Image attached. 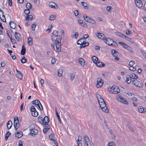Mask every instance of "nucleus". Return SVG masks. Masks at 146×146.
I'll use <instances>...</instances> for the list:
<instances>
[{
    "mask_svg": "<svg viewBox=\"0 0 146 146\" xmlns=\"http://www.w3.org/2000/svg\"><path fill=\"white\" fill-rule=\"evenodd\" d=\"M108 90L111 93L117 94L120 91L119 87L116 86L114 85L111 87H109L108 88Z\"/></svg>",
    "mask_w": 146,
    "mask_h": 146,
    "instance_id": "obj_1",
    "label": "nucleus"
},
{
    "mask_svg": "<svg viewBox=\"0 0 146 146\" xmlns=\"http://www.w3.org/2000/svg\"><path fill=\"white\" fill-rule=\"evenodd\" d=\"M84 40H85V38H82L78 40L77 42V44L80 45V48H81L88 46L89 44V43L88 42H87L85 45L84 44H82V42L84 41Z\"/></svg>",
    "mask_w": 146,
    "mask_h": 146,
    "instance_id": "obj_2",
    "label": "nucleus"
},
{
    "mask_svg": "<svg viewBox=\"0 0 146 146\" xmlns=\"http://www.w3.org/2000/svg\"><path fill=\"white\" fill-rule=\"evenodd\" d=\"M97 97L98 100L99 104L100 106H104V105H106L105 102L103 99L101 97V96L98 94L97 95Z\"/></svg>",
    "mask_w": 146,
    "mask_h": 146,
    "instance_id": "obj_3",
    "label": "nucleus"
},
{
    "mask_svg": "<svg viewBox=\"0 0 146 146\" xmlns=\"http://www.w3.org/2000/svg\"><path fill=\"white\" fill-rule=\"evenodd\" d=\"M83 17L85 20L87 22L90 23L92 24H94L95 23V21L92 18L87 16L86 14H84Z\"/></svg>",
    "mask_w": 146,
    "mask_h": 146,
    "instance_id": "obj_4",
    "label": "nucleus"
},
{
    "mask_svg": "<svg viewBox=\"0 0 146 146\" xmlns=\"http://www.w3.org/2000/svg\"><path fill=\"white\" fill-rule=\"evenodd\" d=\"M132 82L135 86L139 88H142L143 86V83L140 81H139L137 80H133Z\"/></svg>",
    "mask_w": 146,
    "mask_h": 146,
    "instance_id": "obj_5",
    "label": "nucleus"
},
{
    "mask_svg": "<svg viewBox=\"0 0 146 146\" xmlns=\"http://www.w3.org/2000/svg\"><path fill=\"white\" fill-rule=\"evenodd\" d=\"M104 41L107 44L111 46H113V42H114L113 40L109 38H106Z\"/></svg>",
    "mask_w": 146,
    "mask_h": 146,
    "instance_id": "obj_6",
    "label": "nucleus"
},
{
    "mask_svg": "<svg viewBox=\"0 0 146 146\" xmlns=\"http://www.w3.org/2000/svg\"><path fill=\"white\" fill-rule=\"evenodd\" d=\"M104 84V81L101 78H98L97 80V87L100 88L102 87Z\"/></svg>",
    "mask_w": 146,
    "mask_h": 146,
    "instance_id": "obj_7",
    "label": "nucleus"
},
{
    "mask_svg": "<svg viewBox=\"0 0 146 146\" xmlns=\"http://www.w3.org/2000/svg\"><path fill=\"white\" fill-rule=\"evenodd\" d=\"M119 43L121 44L122 46H123V47H124L125 49H127V50H129V51H132V49L129 46H128L126 44H125L124 43L121 42H119Z\"/></svg>",
    "mask_w": 146,
    "mask_h": 146,
    "instance_id": "obj_8",
    "label": "nucleus"
},
{
    "mask_svg": "<svg viewBox=\"0 0 146 146\" xmlns=\"http://www.w3.org/2000/svg\"><path fill=\"white\" fill-rule=\"evenodd\" d=\"M0 18L3 22H6V20L4 13L1 9H0Z\"/></svg>",
    "mask_w": 146,
    "mask_h": 146,
    "instance_id": "obj_9",
    "label": "nucleus"
},
{
    "mask_svg": "<svg viewBox=\"0 0 146 146\" xmlns=\"http://www.w3.org/2000/svg\"><path fill=\"white\" fill-rule=\"evenodd\" d=\"M118 101L123 103L125 104H128V102L124 98L121 97H119L117 98Z\"/></svg>",
    "mask_w": 146,
    "mask_h": 146,
    "instance_id": "obj_10",
    "label": "nucleus"
},
{
    "mask_svg": "<svg viewBox=\"0 0 146 146\" xmlns=\"http://www.w3.org/2000/svg\"><path fill=\"white\" fill-rule=\"evenodd\" d=\"M136 5L139 8L142 7L143 5L142 2L140 0H136L135 1Z\"/></svg>",
    "mask_w": 146,
    "mask_h": 146,
    "instance_id": "obj_11",
    "label": "nucleus"
},
{
    "mask_svg": "<svg viewBox=\"0 0 146 146\" xmlns=\"http://www.w3.org/2000/svg\"><path fill=\"white\" fill-rule=\"evenodd\" d=\"M43 125H47L49 121V117L46 116H45L43 119Z\"/></svg>",
    "mask_w": 146,
    "mask_h": 146,
    "instance_id": "obj_12",
    "label": "nucleus"
},
{
    "mask_svg": "<svg viewBox=\"0 0 146 146\" xmlns=\"http://www.w3.org/2000/svg\"><path fill=\"white\" fill-rule=\"evenodd\" d=\"M15 36L17 40L18 41H20L21 39V35L18 33L15 32Z\"/></svg>",
    "mask_w": 146,
    "mask_h": 146,
    "instance_id": "obj_13",
    "label": "nucleus"
},
{
    "mask_svg": "<svg viewBox=\"0 0 146 146\" xmlns=\"http://www.w3.org/2000/svg\"><path fill=\"white\" fill-rule=\"evenodd\" d=\"M100 106L103 111L105 112V113H108V110L106 106V105H105L104 106H104Z\"/></svg>",
    "mask_w": 146,
    "mask_h": 146,
    "instance_id": "obj_14",
    "label": "nucleus"
},
{
    "mask_svg": "<svg viewBox=\"0 0 146 146\" xmlns=\"http://www.w3.org/2000/svg\"><path fill=\"white\" fill-rule=\"evenodd\" d=\"M17 75L19 78L21 79L23 78V75L21 73L20 71L16 69Z\"/></svg>",
    "mask_w": 146,
    "mask_h": 146,
    "instance_id": "obj_15",
    "label": "nucleus"
},
{
    "mask_svg": "<svg viewBox=\"0 0 146 146\" xmlns=\"http://www.w3.org/2000/svg\"><path fill=\"white\" fill-rule=\"evenodd\" d=\"M95 64L97 66L100 67H101L104 66V64L103 62H100L99 60H98Z\"/></svg>",
    "mask_w": 146,
    "mask_h": 146,
    "instance_id": "obj_16",
    "label": "nucleus"
},
{
    "mask_svg": "<svg viewBox=\"0 0 146 146\" xmlns=\"http://www.w3.org/2000/svg\"><path fill=\"white\" fill-rule=\"evenodd\" d=\"M10 27L13 29H15L16 27V24L13 21H10L9 23Z\"/></svg>",
    "mask_w": 146,
    "mask_h": 146,
    "instance_id": "obj_17",
    "label": "nucleus"
},
{
    "mask_svg": "<svg viewBox=\"0 0 146 146\" xmlns=\"http://www.w3.org/2000/svg\"><path fill=\"white\" fill-rule=\"evenodd\" d=\"M23 135V133L21 131L15 133V137L17 138L21 137Z\"/></svg>",
    "mask_w": 146,
    "mask_h": 146,
    "instance_id": "obj_18",
    "label": "nucleus"
},
{
    "mask_svg": "<svg viewBox=\"0 0 146 146\" xmlns=\"http://www.w3.org/2000/svg\"><path fill=\"white\" fill-rule=\"evenodd\" d=\"M13 125L12 121H9L7 124V127L8 129H9L11 128Z\"/></svg>",
    "mask_w": 146,
    "mask_h": 146,
    "instance_id": "obj_19",
    "label": "nucleus"
},
{
    "mask_svg": "<svg viewBox=\"0 0 146 146\" xmlns=\"http://www.w3.org/2000/svg\"><path fill=\"white\" fill-rule=\"evenodd\" d=\"M63 70L61 69H60L58 70L57 73L58 76L60 77L62 76Z\"/></svg>",
    "mask_w": 146,
    "mask_h": 146,
    "instance_id": "obj_20",
    "label": "nucleus"
},
{
    "mask_svg": "<svg viewBox=\"0 0 146 146\" xmlns=\"http://www.w3.org/2000/svg\"><path fill=\"white\" fill-rule=\"evenodd\" d=\"M97 36L99 38L101 39H103L104 40V35L103 33H97Z\"/></svg>",
    "mask_w": 146,
    "mask_h": 146,
    "instance_id": "obj_21",
    "label": "nucleus"
},
{
    "mask_svg": "<svg viewBox=\"0 0 146 146\" xmlns=\"http://www.w3.org/2000/svg\"><path fill=\"white\" fill-rule=\"evenodd\" d=\"M26 48H25L24 45H23L22 46V49L21 51V55H23L25 53Z\"/></svg>",
    "mask_w": 146,
    "mask_h": 146,
    "instance_id": "obj_22",
    "label": "nucleus"
},
{
    "mask_svg": "<svg viewBox=\"0 0 146 146\" xmlns=\"http://www.w3.org/2000/svg\"><path fill=\"white\" fill-rule=\"evenodd\" d=\"M78 61L81 65L84 66L85 65V61L83 58H80L79 59Z\"/></svg>",
    "mask_w": 146,
    "mask_h": 146,
    "instance_id": "obj_23",
    "label": "nucleus"
},
{
    "mask_svg": "<svg viewBox=\"0 0 146 146\" xmlns=\"http://www.w3.org/2000/svg\"><path fill=\"white\" fill-rule=\"evenodd\" d=\"M111 54L113 56L115 57H116L118 54V52L116 50H112Z\"/></svg>",
    "mask_w": 146,
    "mask_h": 146,
    "instance_id": "obj_24",
    "label": "nucleus"
},
{
    "mask_svg": "<svg viewBox=\"0 0 146 146\" xmlns=\"http://www.w3.org/2000/svg\"><path fill=\"white\" fill-rule=\"evenodd\" d=\"M47 125V126H46V127L44 128L43 130V132L45 134L46 133L47 131L50 129V126L48 124Z\"/></svg>",
    "mask_w": 146,
    "mask_h": 146,
    "instance_id": "obj_25",
    "label": "nucleus"
},
{
    "mask_svg": "<svg viewBox=\"0 0 146 146\" xmlns=\"http://www.w3.org/2000/svg\"><path fill=\"white\" fill-rule=\"evenodd\" d=\"M49 5L50 7L51 8L56 9V8H55V6H57V5L54 3L52 2H50L49 3Z\"/></svg>",
    "mask_w": 146,
    "mask_h": 146,
    "instance_id": "obj_26",
    "label": "nucleus"
},
{
    "mask_svg": "<svg viewBox=\"0 0 146 146\" xmlns=\"http://www.w3.org/2000/svg\"><path fill=\"white\" fill-rule=\"evenodd\" d=\"M57 38H56V44L57 42L61 43L62 39V37L61 36L59 35L57 36Z\"/></svg>",
    "mask_w": 146,
    "mask_h": 146,
    "instance_id": "obj_27",
    "label": "nucleus"
},
{
    "mask_svg": "<svg viewBox=\"0 0 146 146\" xmlns=\"http://www.w3.org/2000/svg\"><path fill=\"white\" fill-rule=\"evenodd\" d=\"M124 38H125L126 40L129 41L130 42L132 43L133 44H134L135 43V42L132 40L130 38L128 37L127 36L125 35V37Z\"/></svg>",
    "mask_w": 146,
    "mask_h": 146,
    "instance_id": "obj_28",
    "label": "nucleus"
},
{
    "mask_svg": "<svg viewBox=\"0 0 146 146\" xmlns=\"http://www.w3.org/2000/svg\"><path fill=\"white\" fill-rule=\"evenodd\" d=\"M130 77V78H131L132 79L134 80H136L138 77L134 73H131V74Z\"/></svg>",
    "mask_w": 146,
    "mask_h": 146,
    "instance_id": "obj_29",
    "label": "nucleus"
},
{
    "mask_svg": "<svg viewBox=\"0 0 146 146\" xmlns=\"http://www.w3.org/2000/svg\"><path fill=\"white\" fill-rule=\"evenodd\" d=\"M126 80H125V82L128 84H129L131 82V79L130 76H128L126 77Z\"/></svg>",
    "mask_w": 146,
    "mask_h": 146,
    "instance_id": "obj_30",
    "label": "nucleus"
},
{
    "mask_svg": "<svg viewBox=\"0 0 146 146\" xmlns=\"http://www.w3.org/2000/svg\"><path fill=\"white\" fill-rule=\"evenodd\" d=\"M33 18V16L32 15H27L26 16L25 19L26 20L29 21V20H31Z\"/></svg>",
    "mask_w": 146,
    "mask_h": 146,
    "instance_id": "obj_31",
    "label": "nucleus"
},
{
    "mask_svg": "<svg viewBox=\"0 0 146 146\" xmlns=\"http://www.w3.org/2000/svg\"><path fill=\"white\" fill-rule=\"evenodd\" d=\"M31 133L32 134L35 135L37 134L38 133V131L36 129H33L31 130Z\"/></svg>",
    "mask_w": 146,
    "mask_h": 146,
    "instance_id": "obj_32",
    "label": "nucleus"
},
{
    "mask_svg": "<svg viewBox=\"0 0 146 146\" xmlns=\"http://www.w3.org/2000/svg\"><path fill=\"white\" fill-rule=\"evenodd\" d=\"M139 111L140 113H144L146 111V110L143 108L141 107L139 109Z\"/></svg>",
    "mask_w": 146,
    "mask_h": 146,
    "instance_id": "obj_33",
    "label": "nucleus"
},
{
    "mask_svg": "<svg viewBox=\"0 0 146 146\" xmlns=\"http://www.w3.org/2000/svg\"><path fill=\"white\" fill-rule=\"evenodd\" d=\"M14 126L15 127V129L17 130V129L19 128V123H17L14 122Z\"/></svg>",
    "mask_w": 146,
    "mask_h": 146,
    "instance_id": "obj_34",
    "label": "nucleus"
},
{
    "mask_svg": "<svg viewBox=\"0 0 146 146\" xmlns=\"http://www.w3.org/2000/svg\"><path fill=\"white\" fill-rule=\"evenodd\" d=\"M92 58L93 62L95 63H96L98 60L97 57L95 56H92Z\"/></svg>",
    "mask_w": 146,
    "mask_h": 146,
    "instance_id": "obj_35",
    "label": "nucleus"
},
{
    "mask_svg": "<svg viewBox=\"0 0 146 146\" xmlns=\"http://www.w3.org/2000/svg\"><path fill=\"white\" fill-rule=\"evenodd\" d=\"M82 5L85 9H88V7L87 6V4L86 3L82 2Z\"/></svg>",
    "mask_w": 146,
    "mask_h": 146,
    "instance_id": "obj_36",
    "label": "nucleus"
},
{
    "mask_svg": "<svg viewBox=\"0 0 146 146\" xmlns=\"http://www.w3.org/2000/svg\"><path fill=\"white\" fill-rule=\"evenodd\" d=\"M56 18V16L55 15H53L50 16L49 19L51 20H55Z\"/></svg>",
    "mask_w": 146,
    "mask_h": 146,
    "instance_id": "obj_37",
    "label": "nucleus"
},
{
    "mask_svg": "<svg viewBox=\"0 0 146 146\" xmlns=\"http://www.w3.org/2000/svg\"><path fill=\"white\" fill-rule=\"evenodd\" d=\"M11 134V133L8 131L5 135V139L6 140H7L9 137V136Z\"/></svg>",
    "mask_w": 146,
    "mask_h": 146,
    "instance_id": "obj_38",
    "label": "nucleus"
},
{
    "mask_svg": "<svg viewBox=\"0 0 146 146\" xmlns=\"http://www.w3.org/2000/svg\"><path fill=\"white\" fill-rule=\"evenodd\" d=\"M28 42L29 46H31L33 44V42L31 38H29L28 39Z\"/></svg>",
    "mask_w": 146,
    "mask_h": 146,
    "instance_id": "obj_39",
    "label": "nucleus"
},
{
    "mask_svg": "<svg viewBox=\"0 0 146 146\" xmlns=\"http://www.w3.org/2000/svg\"><path fill=\"white\" fill-rule=\"evenodd\" d=\"M52 35L54 36V37H57L58 36V33L56 30H54L53 31V33L52 34Z\"/></svg>",
    "mask_w": 146,
    "mask_h": 146,
    "instance_id": "obj_40",
    "label": "nucleus"
},
{
    "mask_svg": "<svg viewBox=\"0 0 146 146\" xmlns=\"http://www.w3.org/2000/svg\"><path fill=\"white\" fill-rule=\"evenodd\" d=\"M26 7L27 9H31L32 7L31 4L29 3H27L26 5Z\"/></svg>",
    "mask_w": 146,
    "mask_h": 146,
    "instance_id": "obj_41",
    "label": "nucleus"
},
{
    "mask_svg": "<svg viewBox=\"0 0 146 146\" xmlns=\"http://www.w3.org/2000/svg\"><path fill=\"white\" fill-rule=\"evenodd\" d=\"M54 135L53 134H52L49 135V138L50 140L54 141Z\"/></svg>",
    "mask_w": 146,
    "mask_h": 146,
    "instance_id": "obj_42",
    "label": "nucleus"
},
{
    "mask_svg": "<svg viewBox=\"0 0 146 146\" xmlns=\"http://www.w3.org/2000/svg\"><path fill=\"white\" fill-rule=\"evenodd\" d=\"M21 63L23 64L25 62H26L27 61V60L26 58H25V56H23V57L22 58L21 60Z\"/></svg>",
    "mask_w": 146,
    "mask_h": 146,
    "instance_id": "obj_43",
    "label": "nucleus"
},
{
    "mask_svg": "<svg viewBox=\"0 0 146 146\" xmlns=\"http://www.w3.org/2000/svg\"><path fill=\"white\" fill-rule=\"evenodd\" d=\"M38 121L43 125V120L42 117H38Z\"/></svg>",
    "mask_w": 146,
    "mask_h": 146,
    "instance_id": "obj_44",
    "label": "nucleus"
},
{
    "mask_svg": "<svg viewBox=\"0 0 146 146\" xmlns=\"http://www.w3.org/2000/svg\"><path fill=\"white\" fill-rule=\"evenodd\" d=\"M85 143L87 146H93V143L92 142L90 141Z\"/></svg>",
    "mask_w": 146,
    "mask_h": 146,
    "instance_id": "obj_45",
    "label": "nucleus"
},
{
    "mask_svg": "<svg viewBox=\"0 0 146 146\" xmlns=\"http://www.w3.org/2000/svg\"><path fill=\"white\" fill-rule=\"evenodd\" d=\"M116 34L117 35L119 36H120L121 37H122L123 38H124L125 37V35H123V34H122L121 33L119 32H117L116 33Z\"/></svg>",
    "mask_w": 146,
    "mask_h": 146,
    "instance_id": "obj_46",
    "label": "nucleus"
},
{
    "mask_svg": "<svg viewBox=\"0 0 146 146\" xmlns=\"http://www.w3.org/2000/svg\"><path fill=\"white\" fill-rule=\"evenodd\" d=\"M75 74L74 73L70 74V79L71 81H72L75 77Z\"/></svg>",
    "mask_w": 146,
    "mask_h": 146,
    "instance_id": "obj_47",
    "label": "nucleus"
},
{
    "mask_svg": "<svg viewBox=\"0 0 146 146\" xmlns=\"http://www.w3.org/2000/svg\"><path fill=\"white\" fill-rule=\"evenodd\" d=\"M84 138L85 142H88V141H90L88 137L86 135L84 136Z\"/></svg>",
    "mask_w": 146,
    "mask_h": 146,
    "instance_id": "obj_48",
    "label": "nucleus"
},
{
    "mask_svg": "<svg viewBox=\"0 0 146 146\" xmlns=\"http://www.w3.org/2000/svg\"><path fill=\"white\" fill-rule=\"evenodd\" d=\"M24 13L26 15H27L29 14L30 13V11L29 9H27L25 10L24 11Z\"/></svg>",
    "mask_w": 146,
    "mask_h": 146,
    "instance_id": "obj_49",
    "label": "nucleus"
},
{
    "mask_svg": "<svg viewBox=\"0 0 146 146\" xmlns=\"http://www.w3.org/2000/svg\"><path fill=\"white\" fill-rule=\"evenodd\" d=\"M32 114L34 116H37L38 115V113L36 110L33 112H32Z\"/></svg>",
    "mask_w": 146,
    "mask_h": 146,
    "instance_id": "obj_50",
    "label": "nucleus"
},
{
    "mask_svg": "<svg viewBox=\"0 0 146 146\" xmlns=\"http://www.w3.org/2000/svg\"><path fill=\"white\" fill-rule=\"evenodd\" d=\"M14 122L17 123H19V121L17 117H15L14 118Z\"/></svg>",
    "mask_w": 146,
    "mask_h": 146,
    "instance_id": "obj_51",
    "label": "nucleus"
},
{
    "mask_svg": "<svg viewBox=\"0 0 146 146\" xmlns=\"http://www.w3.org/2000/svg\"><path fill=\"white\" fill-rule=\"evenodd\" d=\"M141 52L143 56L145 58L146 60V53L145 52L144 50H142L141 51Z\"/></svg>",
    "mask_w": 146,
    "mask_h": 146,
    "instance_id": "obj_52",
    "label": "nucleus"
},
{
    "mask_svg": "<svg viewBox=\"0 0 146 146\" xmlns=\"http://www.w3.org/2000/svg\"><path fill=\"white\" fill-rule=\"evenodd\" d=\"M36 102H35V105L38 106V105H41V103L40 102L39 100H35Z\"/></svg>",
    "mask_w": 146,
    "mask_h": 146,
    "instance_id": "obj_53",
    "label": "nucleus"
},
{
    "mask_svg": "<svg viewBox=\"0 0 146 146\" xmlns=\"http://www.w3.org/2000/svg\"><path fill=\"white\" fill-rule=\"evenodd\" d=\"M129 69L130 70L133 71H135L136 70V68L134 67L133 66H130Z\"/></svg>",
    "mask_w": 146,
    "mask_h": 146,
    "instance_id": "obj_54",
    "label": "nucleus"
},
{
    "mask_svg": "<svg viewBox=\"0 0 146 146\" xmlns=\"http://www.w3.org/2000/svg\"><path fill=\"white\" fill-rule=\"evenodd\" d=\"M108 146H115V143L113 142H110L108 144Z\"/></svg>",
    "mask_w": 146,
    "mask_h": 146,
    "instance_id": "obj_55",
    "label": "nucleus"
},
{
    "mask_svg": "<svg viewBox=\"0 0 146 146\" xmlns=\"http://www.w3.org/2000/svg\"><path fill=\"white\" fill-rule=\"evenodd\" d=\"M30 110L32 112H33L36 111V110L35 107L33 106H32L30 109Z\"/></svg>",
    "mask_w": 146,
    "mask_h": 146,
    "instance_id": "obj_56",
    "label": "nucleus"
},
{
    "mask_svg": "<svg viewBox=\"0 0 146 146\" xmlns=\"http://www.w3.org/2000/svg\"><path fill=\"white\" fill-rule=\"evenodd\" d=\"M36 26V24H33L32 25V29L34 31L35 29V28Z\"/></svg>",
    "mask_w": 146,
    "mask_h": 146,
    "instance_id": "obj_57",
    "label": "nucleus"
},
{
    "mask_svg": "<svg viewBox=\"0 0 146 146\" xmlns=\"http://www.w3.org/2000/svg\"><path fill=\"white\" fill-rule=\"evenodd\" d=\"M134 62L133 61H130L129 64V66H132L134 64Z\"/></svg>",
    "mask_w": 146,
    "mask_h": 146,
    "instance_id": "obj_58",
    "label": "nucleus"
},
{
    "mask_svg": "<svg viewBox=\"0 0 146 146\" xmlns=\"http://www.w3.org/2000/svg\"><path fill=\"white\" fill-rule=\"evenodd\" d=\"M30 130L31 131V130H32V129H35V126L33 124L31 125L29 127Z\"/></svg>",
    "mask_w": 146,
    "mask_h": 146,
    "instance_id": "obj_59",
    "label": "nucleus"
},
{
    "mask_svg": "<svg viewBox=\"0 0 146 146\" xmlns=\"http://www.w3.org/2000/svg\"><path fill=\"white\" fill-rule=\"evenodd\" d=\"M112 7L111 6H108L106 8V10L108 11H110L112 9Z\"/></svg>",
    "mask_w": 146,
    "mask_h": 146,
    "instance_id": "obj_60",
    "label": "nucleus"
},
{
    "mask_svg": "<svg viewBox=\"0 0 146 146\" xmlns=\"http://www.w3.org/2000/svg\"><path fill=\"white\" fill-rule=\"evenodd\" d=\"M18 146H23V142L19 140V141Z\"/></svg>",
    "mask_w": 146,
    "mask_h": 146,
    "instance_id": "obj_61",
    "label": "nucleus"
},
{
    "mask_svg": "<svg viewBox=\"0 0 146 146\" xmlns=\"http://www.w3.org/2000/svg\"><path fill=\"white\" fill-rule=\"evenodd\" d=\"M126 34L127 35H129L131 34V32L128 30H126L125 31Z\"/></svg>",
    "mask_w": 146,
    "mask_h": 146,
    "instance_id": "obj_62",
    "label": "nucleus"
},
{
    "mask_svg": "<svg viewBox=\"0 0 146 146\" xmlns=\"http://www.w3.org/2000/svg\"><path fill=\"white\" fill-rule=\"evenodd\" d=\"M102 75L105 77H107L108 74V73L107 72H104L102 73Z\"/></svg>",
    "mask_w": 146,
    "mask_h": 146,
    "instance_id": "obj_63",
    "label": "nucleus"
},
{
    "mask_svg": "<svg viewBox=\"0 0 146 146\" xmlns=\"http://www.w3.org/2000/svg\"><path fill=\"white\" fill-rule=\"evenodd\" d=\"M74 14L76 16H77L79 15V12L78 10H76L74 11Z\"/></svg>",
    "mask_w": 146,
    "mask_h": 146,
    "instance_id": "obj_64",
    "label": "nucleus"
}]
</instances>
